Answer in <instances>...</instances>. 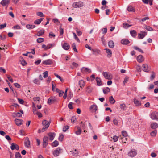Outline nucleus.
Listing matches in <instances>:
<instances>
[{
  "label": "nucleus",
  "mask_w": 158,
  "mask_h": 158,
  "mask_svg": "<svg viewBox=\"0 0 158 158\" xmlns=\"http://www.w3.org/2000/svg\"><path fill=\"white\" fill-rule=\"evenodd\" d=\"M43 126H44L41 130L42 132L45 131L49 127L50 125V123L48 122L47 120H44L42 123Z\"/></svg>",
  "instance_id": "nucleus-1"
},
{
  "label": "nucleus",
  "mask_w": 158,
  "mask_h": 158,
  "mask_svg": "<svg viewBox=\"0 0 158 158\" xmlns=\"http://www.w3.org/2000/svg\"><path fill=\"white\" fill-rule=\"evenodd\" d=\"M102 75L105 79L108 80L111 79L113 78V76L112 74L108 72H104L102 73Z\"/></svg>",
  "instance_id": "nucleus-2"
},
{
  "label": "nucleus",
  "mask_w": 158,
  "mask_h": 158,
  "mask_svg": "<svg viewBox=\"0 0 158 158\" xmlns=\"http://www.w3.org/2000/svg\"><path fill=\"white\" fill-rule=\"evenodd\" d=\"M73 7L74 8H81L84 6V3L81 1L74 2L73 4Z\"/></svg>",
  "instance_id": "nucleus-3"
},
{
  "label": "nucleus",
  "mask_w": 158,
  "mask_h": 158,
  "mask_svg": "<svg viewBox=\"0 0 158 158\" xmlns=\"http://www.w3.org/2000/svg\"><path fill=\"white\" fill-rule=\"evenodd\" d=\"M150 117L152 120L158 121V112L156 111L152 112L151 114Z\"/></svg>",
  "instance_id": "nucleus-4"
},
{
  "label": "nucleus",
  "mask_w": 158,
  "mask_h": 158,
  "mask_svg": "<svg viewBox=\"0 0 158 158\" xmlns=\"http://www.w3.org/2000/svg\"><path fill=\"white\" fill-rule=\"evenodd\" d=\"M137 154V151L135 149L131 150L128 153V156L131 157L135 156Z\"/></svg>",
  "instance_id": "nucleus-5"
},
{
  "label": "nucleus",
  "mask_w": 158,
  "mask_h": 158,
  "mask_svg": "<svg viewBox=\"0 0 158 158\" xmlns=\"http://www.w3.org/2000/svg\"><path fill=\"white\" fill-rule=\"evenodd\" d=\"M48 138L47 136H44L43 139V146L44 148H45L48 145Z\"/></svg>",
  "instance_id": "nucleus-6"
},
{
  "label": "nucleus",
  "mask_w": 158,
  "mask_h": 158,
  "mask_svg": "<svg viewBox=\"0 0 158 158\" xmlns=\"http://www.w3.org/2000/svg\"><path fill=\"white\" fill-rule=\"evenodd\" d=\"M25 146L28 148H31L30 145V142L29 140V139L28 137H26L24 141Z\"/></svg>",
  "instance_id": "nucleus-7"
},
{
  "label": "nucleus",
  "mask_w": 158,
  "mask_h": 158,
  "mask_svg": "<svg viewBox=\"0 0 158 158\" xmlns=\"http://www.w3.org/2000/svg\"><path fill=\"white\" fill-rule=\"evenodd\" d=\"M61 150V149L60 148H58L53 152V155L56 157L58 156L60 153V151Z\"/></svg>",
  "instance_id": "nucleus-8"
},
{
  "label": "nucleus",
  "mask_w": 158,
  "mask_h": 158,
  "mask_svg": "<svg viewBox=\"0 0 158 158\" xmlns=\"http://www.w3.org/2000/svg\"><path fill=\"white\" fill-rule=\"evenodd\" d=\"M147 32L141 31L140 33L138 34V38L139 39H143L147 35Z\"/></svg>",
  "instance_id": "nucleus-9"
},
{
  "label": "nucleus",
  "mask_w": 158,
  "mask_h": 158,
  "mask_svg": "<svg viewBox=\"0 0 158 158\" xmlns=\"http://www.w3.org/2000/svg\"><path fill=\"white\" fill-rule=\"evenodd\" d=\"M10 3V0H2L0 2L3 6H7Z\"/></svg>",
  "instance_id": "nucleus-10"
},
{
  "label": "nucleus",
  "mask_w": 158,
  "mask_h": 158,
  "mask_svg": "<svg viewBox=\"0 0 158 158\" xmlns=\"http://www.w3.org/2000/svg\"><path fill=\"white\" fill-rule=\"evenodd\" d=\"M127 134L125 131H123L122 132V135L120 136L121 139H123L124 137L125 138V140H127Z\"/></svg>",
  "instance_id": "nucleus-11"
},
{
  "label": "nucleus",
  "mask_w": 158,
  "mask_h": 158,
  "mask_svg": "<svg viewBox=\"0 0 158 158\" xmlns=\"http://www.w3.org/2000/svg\"><path fill=\"white\" fill-rule=\"evenodd\" d=\"M42 64L44 65H51L53 64V62L51 59H48L42 61Z\"/></svg>",
  "instance_id": "nucleus-12"
},
{
  "label": "nucleus",
  "mask_w": 158,
  "mask_h": 158,
  "mask_svg": "<svg viewBox=\"0 0 158 158\" xmlns=\"http://www.w3.org/2000/svg\"><path fill=\"white\" fill-rule=\"evenodd\" d=\"M56 101V99L55 98L51 97L48 99L47 102L48 104L51 105L54 103Z\"/></svg>",
  "instance_id": "nucleus-13"
},
{
  "label": "nucleus",
  "mask_w": 158,
  "mask_h": 158,
  "mask_svg": "<svg viewBox=\"0 0 158 158\" xmlns=\"http://www.w3.org/2000/svg\"><path fill=\"white\" fill-rule=\"evenodd\" d=\"M55 133L53 132H50L48 134V135L49 138V140L51 141H52L55 136Z\"/></svg>",
  "instance_id": "nucleus-14"
},
{
  "label": "nucleus",
  "mask_w": 158,
  "mask_h": 158,
  "mask_svg": "<svg viewBox=\"0 0 158 158\" xmlns=\"http://www.w3.org/2000/svg\"><path fill=\"white\" fill-rule=\"evenodd\" d=\"M142 69L145 72H147L149 71L148 66V65L146 64H144L142 65Z\"/></svg>",
  "instance_id": "nucleus-15"
},
{
  "label": "nucleus",
  "mask_w": 158,
  "mask_h": 158,
  "mask_svg": "<svg viewBox=\"0 0 158 158\" xmlns=\"http://www.w3.org/2000/svg\"><path fill=\"white\" fill-rule=\"evenodd\" d=\"M91 51H92L93 52V55H99L101 53V51L98 49H92V50Z\"/></svg>",
  "instance_id": "nucleus-16"
},
{
  "label": "nucleus",
  "mask_w": 158,
  "mask_h": 158,
  "mask_svg": "<svg viewBox=\"0 0 158 158\" xmlns=\"http://www.w3.org/2000/svg\"><path fill=\"white\" fill-rule=\"evenodd\" d=\"M10 148L12 150H14L15 149L17 150H18L19 149V146L16 144L14 143L11 144Z\"/></svg>",
  "instance_id": "nucleus-17"
},
{
  "label": "nucleus",
  "mask_w": 158,
  "mask_h": 158,
  "mask_svg": "<svg viewBox=\"0 0 158 158\" xmlns=\"http://www.w3.org/2000/svg\"><path fill=\"white\" fill-rule=\"evenodd\" d=\"M81 71L82 73H90V70L89 69L87 68L83 67L81 69Z\"/></svg>",
  "instance_id": "nucleus-18"
},
{
  "label": "nucleus",
  "mask_w": 158,
  "mask_h": 158,
  "mask_svg": "<svg viewBox=\"0 0 158 158\" xmlns=\"http://www.w3.org/2000/svg\"><path fill=\"white\" fill-rule=\"evenodd\" d=\"M62 47L64 50H67L69 49L70 46L68 43H64L62 45Z\"/></svg>",
  "instance_id": "nucleus-19"
},
{
  "label": "nucleus",
  "mask_w": 158,
  "mask_h": 158,
  "mask_svg": "<svg viewBox=\"0 0 158 158\" xmlns=\"http://www.w3.org/2000/svg\"><path fill=\"white\" fill-rule=\"evenodd\" d=\"M15 124L18 126L22 124L23 123V121L21 119H16L15 120Z\"/></svg>",
  "instance_id": "nucleus-20"
},
{
  "label": "nucleus",
  "mask_w": 158,
  "mask_h": 158,
  "mask_svg": "<svg viewBox=\"0 0 158 158\" xmlns=\"http://www.w3.org/2000/svg\"><path fill=\"white\" fill-rule=\"evenodd\" d=\"M137 60L139 62L141 63L144 61V58L142 55H140L137 57Z\"/></svg>",
  "instance_id": "nucleus-21"
},
{
  "label": "nucleus",
  "mask_w": 158,
  "mask_h": 158,
  "mask_svg": "<svg viewBox=\"0 0 158 158\" xmlns=\"http://www.w3.org/2000/svg\"><path fill=\"white\" fill-rule=\"evenodd\" d=\"M134 102L135 105L137 106H139L141 105L140 102L135 98L134 99Z\"/></svg>",
  "instance_id": "nucleus-22"
},
{
  "label": "nucleus",
  "mask_w": 158,
  "mask_h": 158,
  "mask_svg": "<svg viewBox=\"0 0 158 158\" xmlns=\"http://www.w3.org/2000/svg\"><path fill=\"white\" fill-rule=\"evenodd\" d=\"M90 109L92 111L95 112L97 110V106L95 105H93L91 106Z\"/></svg>",
  "instance_id": "nucleus-23"
},
{
  "label": "nucleus",
  "mask_w": 158,
  "mask_h": 158,
  "mask_svg": "<svg viewBox=\"0 0 158 158\" xmlns=\"http://www.w3.org/2000/svg\"><path fill=\"white\" fill-rule=\"evenodd\" d=\"M151 127L153 129H156L158 127V124L156 122L152 123L151 124Z\"/></svg>",
  "instance_id": "nucleus-24"
},
{
  "label": "nucleus",
  "mask_w": 158,
  "mask_h": 158,
  "mask_svg": "<svg viewBox=\"0 0 158 158\" xmlns=\"http://www.w3.org/2000/svg\"><path fill=\"white\" fill-rule=\"evenodd\" d=\"M121 43L123 44L127 45L130 42L127 39H123L121 41Z\"/></svg>",
  "instance_id": "nucleus-25"
},
{
  "label": "nucleus",
  "mask_w": 158,
  "mask_h": 158,
  "mask_svg": "<svg viewBox=\"0 0 158 158\" xmlns=\"http://www.w3.org/2000/svg\"><path fill=\"white\" fill-rule=\"evenodd\" d=\"M119 106L121 110L123 111L125 110L126 109V105L124 103L120 104Z\"/></svg>",
  "instance_id": "nucleus-26"
},
{
  "label": "nucleus",
  "mask_w": 158,
  "mask_h": 158,
  "mask_svg": "<svg viewBox=\"0 0 158 158\" xmlns=\"http://www.w3.org/2000/svg\"><path fill=\"white\" fill-rule=\"evenodd\" d=\"M130 33L131 36L134 37H135L137 35V33L136 31L135 30L130 31Z\"/></svg>",
  "instance_id": "nucleus-27"
},
{
  "label": "nucleus",
  "mask_w": 158,
  "mask_h": 158,
  "mask_svg": "<svg viewBox=\"0 0 158 158\" xmlns=\"http://www.w3.org/2000/svg\"><path fill=\"white\" fill-rule=\"evenodd\" d=\"M45 31L44 29H42L39 31L37 33V35L38 36H40L44 35Z\"/></svg>",
  "instance_id": "nucleus-28"
},
{
  "label": "nucleus",
  "mask_w": 158,
  "mask_h": 158,
  "mask_svg": "<svg viewBox=\"0 0 158 158\" xmlns=\"http://www.w3.org/2000/svg\"><path fill=\"white\" fill-rule=\"evenodd\" d=\"M96 81L98 86H99L102 85V83L100 78L96 77Z\"/></svg>",
  "instance_id": "nucleus-29"
},
{
  "label": "nucleus",
  "mask_w": 158,
  "mask_h": 158,
  "mask_svg": "<svg viewBox=\"0 0 158 158\" xmlns=\"http://www.w3.org/2000/svg\"><path fill=\"white\" fill-rule=\"evenodd\" d=\"M153 1V0H142V1L144 3L148 4L149 2L151 6L152 5Z\"/></svg>",
  "instance_id": "nucleus-30"
},
{
  "label": "nucleus",
  "mask_w": 158,
  "mask_h": 158,
  "mask_svg": "<svg viewBox=\"0 0 158 158\" xmlns=\"http://www.w3.org/2000/svg\"><path fill=\"white\" fill-rule=\"evenodd\" d=\"M105 50H106V52L107 54V56L109 57H110L112 55V52L111 50L109 49H105Z\"/></svg>",
  "instance_id": "nucleus-31"
},
{
  "label": "nucleus",
  "mask_w": 158,
  "mask_h": 158,
  "mask_svg": "<svg viewBox=\"0 0 158 158\" xmlns=\"http://www.w3.org/2000/svg\"><path fill=\"white\" fill-rule=\"evenodd\" d=\"M108 45L109 47L110 48H112L114 47V43L113 41L112 40L110 41L108 43Z\"/></svg>",
  "instance_id": "nucleus-32"
},
{
  "label": "nucleus",
  "mask_w": 158,
  "mask_h": 158,
  "mask_svg": "<svg viewBox=\"0 0 158 158\" xmlns=\"http://www.w3.org/2000/svg\"><path fill=\"white\" fill-rule=\"evenodd\" d=\"M110 91V89L109 87H107L106 88H104L103 89V91L105 94H107Z\"/></svg>",
  "instance_id": "nucleus-33"
},
{
  "label": "nucleus",
  "mask_w": 158,
  "mask_h": 158,
  "mask_svg": "<svg viewBox=\"0 0 158 158\" xmlns=\"http://www.w3.org/2000/svg\"><path fill=\"white\" fill-rule=\"evenodd\" d=\"M43 19V18H41L40 19H37L34 22V23L35 24H39L40 23Z\"/></svg>",
  "instance_id": "nucleus-34"
},
{
  "label": "nucleus",
  "mask_w": 158,
  "mask_h": 158,
  "mask_svg": "<svg viewBox=\"0 0 158 158\" xmlns=\"http://www.w3.org/2000/svg\"><path fill=\"white\" fill-rule=\"evenodd\" d=\"M85 82L83 80H81L79 82V85L81 88L84 87L85 85Z\"/></svg>",
  "instance_id": "nucleus-35"
},
{
  "label": "nucleus",
  "mask_w": 158,
  "mask_h": 158,
  "mask_svg": "<svg viewBox=\"0 0 158 158\" xmlns=\"http://www.w3.org/2000/svg\"><path fill=\"white\" fill-rule=\"evenodd\" d=\"M109 102L112 104H114L115 103V101L114 99L112 96H111L109 97Z\"/></svg>",
  "instance_id": "nucleus-36"
},
{
  "label": "nucleus",
  "mask_w": 158,
  "mask_h": 158,
  "mask_svg": "<svg viewBox=\"0 0 158 158\" xmlns=\"http://www.w3.org/2000/svg\"><path fill=\"white\" fill-rule=\"evenodd\" d=\"M77 129L78 130L75 132V133L77 135H78L81 134V130L79 127H77Z\"/></svg>",
  "instance_id": "nucleus-37"
},
{
  "label": "nucleus",
  "mask_w": 158,
  "mask_h": 158,
  "mask_svg": "<svg viewBox=\"0 0 158 158\" xmlns=\"http://www.w3.org/2000/svg\"><path fill=\"white\" fill-rule=\"evenodd\" d=\"M59 145V142L57 140H55L52 143V146L53 147H56Z\"/></svg>",
  "instance_id": "nucleus-38"
},
{
  "label": "nucleus",
  "mask_w": 158,
  "mask_h": 158,
  "mask_svg": "<svg viewBox=\"0 0 158 158\" xmlns=\"http://www.w3.org/2000/svg\"><path fill=\"white\" fill-rule=\"evenodd\" d=\"M127 10L129 11H131L134 12L135 11V10L133 8V7L131 6H129L127 8Z\"/></svg>",
  "instance_id": "nucleus-39"
},
{
  "label": "nucleus",
  "mask_w": 158,
  "mask_h": 158,
  "mask_svg": "<svg viewBox=\"0 0 158 158\" xmlns=\"http://www.w3.org/2000/svg\"><path fill=\"white\" fill-rule=\"evenodd\" d=\"M123 26L124 28L127 29L128 28V27L131 26L132 25H129L127 23H123Z\"/></svg>",
  "instance_id": "nucleus-40"
},
{
  "label": "nucleus",
  "mask_w": 158,
  "mask_h": 158,
  "mask_svg": "<svg viewBox=\"0 0 158 158\" xmlns=\"http://www.w3.org/2000/svg\"><path fill=\"white\" fill-rule=\"evenodd\" d=\"M44 39L42 38H39L37 39V42L38 43H41L44 41Z\"/></svg>",
  "instance_id": "nucleus-41"
},
{
  "label": "nucleus",
  "mask_w": 158,
  "mask_h": 158,
  "mask_svg": "<svg viewBox=\"0 0 158 158\" xmlns=\"http://www.w3.org/2000/svg\"><path fill=\"white\" fill-rule=\"evenodd\" d=\"M156 134L157 131L156 130H155L151 132L150 135L154 137L156 135Z\"/></svg>",
  "instance_id": "nucleus-42"
},
{
  "label": "nucleus",
  "mask_w": 158,
  "mask_h": 158,
  "mask_svg": "<svg viewBox=\"0 0 158 158\" xmlns=\"http://www.w3.org/2000/svg\"><path fill=\"white\" fill-rule=\"evenodd\" d=\"M72 47L74 51L76 52L77 53L78 51L76 49V45L75 43H73L72 44Z\"/></svg>",
  "instance_id": "nucleus-43"
},
{
  "label": "nucleus",
  "mask_w": 158,
  "mask_h": 158,
  "mask_svg": "<svg viewBox=\"0 0 158 158\" xmlns=\"http://www.w3.org/2000/svg\"><path fill=\"white\" fill-rule=\"evenodd\" d=\"M134 48L135 50H138L139 52H140L141 53H143V51L141 49L138 48L137 46H135L134 47Z\"/></svg>",
  "instance_id": "nucleus-44"
},
{
  "label": "nucleus",
  "mask_w": 158,
  "mask_h": 158,
  "mask_svg": "<svg viewBox=\"0 0 158 158\" xmlns=\"http://www.w3.org/2000/svg\"><path fill=\"white\" fill-rule=\"evenodd\" d=\"M73 35L75 39L78 42H80V41L79 38H78V37L77 36L76 34L74 32H73Z\"/></svg>",
  "instance_id": "nucleus-45"
},
{
  "label": "nucleus",
  "mask_w": 158,
  "mask_h": 158,
  "mask_svg": "<svg viewBox=\"0 0 158 158\" xmlns=\"http://www.w3.org/2000/svg\"><path fill=\"white\" fill-rule=\"evenodd\" d=\"M145 29L148 31H153V29L151 27L149 26H146Z\"/></svg>",
  "instance_id": "nucleus-46"
},
{
  "label": "nucleus",
  "mask_w": 158,
  "mask_h": 158,
  "mask_svg": "<svg viewBox=\"0 0 158 158\" xmlns=\"http://www.w3.org/2000/svg\"><path fill=\"white\" fill-rule=\"evenodd\" d=\"M16 158H22L19 152H16L15 155Z\"/></svg>",
  "instance_id": "nucleus-47"
},
{
  "label": "nucleus",
  "mask_w": 158,
  "mask_h": 158,
  "mask_svg": "<svg viewBox=\"0 0 158 158\" xmlns=\"http://www.w3.org/2000/svg\"><path fill=\"white\" fill-rule=\"evenodd\" d=\"M54 75L58 78L60 79V81L62 82H63L64 81L63 79L61 78V77H60V76H59L57 74L55 73H54Z\"/></svg>",
  "instance_id": "nucleus-48"
},
{
  "label": "nucleus",
  "mask_w": 158,
  "mask_h": 158,
  "mask_svg": "<svg viewBox=\"0 0 158 158\" xmlns=\"http://www.w3.org/2000/svg\"><path fill=\"white\" fill-rule=\"evenodd\" d=\"M118 137L116 135H114L113 136L112 139L114 140V142H116L118 141Z\"/></svg>",
  "instance_id": "nucleus-49"
},
{
  "label": "nucleus",
  "mask_w": 158,
  "mask_h": 158,
  "mask_svg": "<svg viewBox=\"0 0 158 158\" xmlns=\"http://www.w3.org/2000/svg\"><path fill=\"white\" fill-rule=\"evenodd\" d=\"M33 100L36 102L40 101V99L39 97H35L33 98Z\"/></svg>",
  "instance_id": "nucleus-50"
},
{
  "label": "nucleus",
  "mask_w": 158,
  "mask_h": 158,
  "mask_svg": "<svg viewBox=\"0 0 158 158\" xmlns=\"http://www.w3.org/2000/svg\"><path fill=\"white\" fill-rule=\"evenodd\" d=\"M33 82L34 83L37 84H39L40 82L39 80L37 79H35L33 81Z\"/></svg>",
  "instance_id": "nucleus-51"
},
{
  "label": "nucleus",
  "mask_w": 158,
  "mask_h": 158,
  "mask_svg": "<svg viewBox=\"0 0 158 158\" xmlns=\"http://www.w3.org/2000/svg\"><path fill=\"white\" fill-rule=\"evenodd\" d=\"M64 138V135L63 134H61L60 135L58 139L60 141H62L63 140Z\"/></svg>",
  "instance_id": "nucleus-52"
},
{
  "label": "nucleus",
  "mask_w": 158,
  "mask_h": 158,
  "mask_svg": "<svg viewBox=\"0 0 158 158\" xmlns=\"http://www.w3.org/2000/svg\"><path fill=\"white\" fill-rule=\"evenodd\" d=\"M7 77L9 80L12 83L13 82V81L11 76L7 75Z\"/></svg>",
  "instance_id": "nucleus-53"
},
{
  "label": "nucleus",
  "mask_w": 158,
  "mask_h": 158,
  "mask_svg": "<svg viewBox=\"0 0 158 158\" xmlns=\"http://www.w3.org/2000/svg\"><path fill=\"white\" fill-rule=\"evenodd\" d=\"M14 114H15L16 116L18 117H20L22 116V114L19 112H17L16 113H14Z\"/></svg>",
  "instance_id": "nucleus-54"
},
{
  "label": "nucleus",
  "mask_w": 158,
  "mask_h": 158,
  "mask_svg": "<svg viewBox=\"0 0 158 158\" xmlns=\"http://www.w3.org/2000/svg\"><path fill=\"white\" fill-rule=\"evenodd\" d=\"M69 128V126L67 125L64 126L63 128V131H64V132H65L67 131V130Z\"/></svg>",
  "instance_id": "nucleus-55"
},
{
  "label": "nucleus",
  "mask_w": 158,
  "mask_h": 158,
  "mask_svg": "<svg viewBox=\"0 0 158 158\" xmlns=\"http://www.w3.org/2000/svg\"><path fill=\"white\" fill-rule=\"evenodd\" d=\"M6 24L5 23L3 24H1L0 25V29H2L6 27Z\"/></svg>",
  "instance_id": "nucleus-56"
},
{
  "label": "nucleus",
  "mask_w": 158,
  "mask_h": 158,
  "mask_svg": "<svg viewBox=\"0 0 158 158\" xmlns=\"http://www.w3.org/2000/svg\"><path fill=\"white\" fill-rule=\"evenodd\" d=\"M48 72L47 71H46L43 73L44 75V78H46L48 76Z\"/></svg>",
  "instance_id": "nucleus-57"
},
{
  "label": "nucleus",
  "mask_w": 158,
  "mask_h": 158,
  "mask_svg": "<svg viewBox=\"0 0 158 158\" xmlns=\"http://www.w3.org/2000/svg\"><path fill=\"white\" fill-rule=\"evenodd\" d=\"M13 28L14 29H21V27H20L18 25H16L15 26H14L13 27Z\"/></svg>",
  "instance_id": "nucleus-58"
},
{
  "label": "nucleus",
  "mask_w": 158,
  "mask_h": 158,
  "mask_svg": "<svg viewBox=\"0 0 158 158\" xmlns=\"http://www.w3.org/2000/svg\"><path fill=\"white\" fill-rule=\"evenodd\" d=\"M155 77V73L153 72H152V75L151 77V80H152Z\"/></svg>",
  "instance_id": "nucleus-59"
},
{
  "label": "nucleus",
  "mask_w": 158,
  "mask_h": 158,
  "mask_svg": "<svg viewBox=\"0 0 158 158\" xmlns=\"http://www.w3.org/2000/svg\"><path fill=\"white\" fill-rule=\"evenodd\" d=\"M72 104L73 103L72 102H70L68 105V108L70 109H73Z\"/></svg>",
  "instance_id": "nucleus-60"
},
{
  "label": "nucleus",
  "mask_w": 158,
  "mask_h": 158,
  "mask_svg": "<svg viewBox=\"0 0 158 158\" xmlns=\"http://www.w3.org/2000/svg\"><path fill=\"white\" fill-rule=\"evenodd\" d=\"M77 34L78 36L81 35L82 34V32L81 31L79 30L78 29L76 30Z\"/></svg>",
  "instance_id": "nucleus-61"
},
{
  "label": "nucleus",
  "mask_w": 158,
  "mask_h": 158,
  "mask_svg": "<svg viewBox=\"0 0 158 158\" xmlns=\"http://www.w3.org/2000/svg\"><path fill=\"white\" fill-rule=\"evenodd\" d=\"M55 45L54 44H48L47 45V48L48 49H50L51 48H52V47H53Z\"/></svg>",
  "instance_id": "nucleus-62"
},
{
  "label": "nucleus",
  "mask_w": 158,
  "mask_h": 158,
  "mask_svg": "<svg viewBox=\"0 0 158 158\" xmlns=\"http://www.w3.org/2000/svg\"><path fill=\"white\" fill-rule=\"evenodd\" d=\"M36 114H37L38 115V116L39 118H41L42 117V114H41V113L39 112H36Z\"/></svg>",
  "instance_id": "nucleus-63"
},
{
  "label": "nucleus",
  "mask_w": 158,
  "mask_h": 158,
  "mask_svg": "<svg viewBox=\"0 0 158 158\" xmlns=\"http://www.w3.org/2000/svg\"><path fill=\"white\" fill-rule=\"evenodd\" d=\"M72 123H73L74 121L76 120V118L75 116H73L71 119Z\"/></svg>",
  "instance_id": "nucleus-64"
}]
</instances>
